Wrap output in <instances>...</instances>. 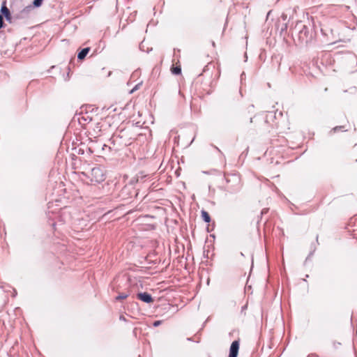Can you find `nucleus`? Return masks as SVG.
<instances>
[{"label": "nucleus", "instance_id": "nucleus-31", "mask_svg": "<svg viewBox=\"0 0 357 357\" xmlns=\"http://www.w3.org/2000/svg\"><path fill=\"white\" fill-rule=\"evenodd\" d=\"M252 119H253L252 117H251V118H250V123H252Z\"/></svg>", "mask_w": 357, "mask_h": 357}, {"label": "nucleus", "instance_id": "nucleus-35", "mask_svg": "<svg viewBox=\"0 0 357 357\" xmlns=\"http://www.w3.org/2000/svg\"><path fill=\"white\" fill-rule=\"evenodd\" d=\"M248 149H249V147H247L246 152H248Z\"/></svg>", "mask_w": 357, "mask_h": 357}, {"label": "nucleus", "instance_id": "nucleus-14", "mask_svg": "<svg viewBox=\"0 0 357 357\" xmlns=\"http://www.w3.org/2000/svg\"><path fill=\"white\" fill-rule=\"evenodd\" d=\"M315 250H316V246L314 244H312L311 245V250L304 261V265H305L306 263L308 261V260H310V258L313 256Z\"/></svg>", "mask_w": 357, "mask_h": 357}, {"label": "nucleus", "instance_id": "nucleus-21", "mask_svg": "<svg viewBox=\"0 0 357 357\" xmlns=\"http://www.w3.org/2000/svg\"><path fill=\"white\" fill-rule=\"evenodd\" d=\"M4 22H3V17L1 15H0V29L4 27Z\"/></svg>", "mask_w": 357, "mask_h": 357}, {"label": "nucleus", "instance_id": "nucleus-18", "mask_svg": "<svg viewBox=\"0 0 357 357\" xmlns=\"http://www.w3.org/2000/svg\"><path fill=\"white\" fill-rule=\"evenodd\" d=\"M128 294H126V293H121L119 294L116 298H115V300L116 301H120V300H123V299H125L126 298L128 297Z\"/></svg>", "mask_w": 357, "mask_h": 357}, {"label": "nucleus", "instance_id": "nucleus-30", "mask_svg": "<svg viewBox=\"0 0 357 357\" xmlns=\"http://www.w3.org/2000/svg\"><path fill=\"white\" fill-rule=\"evenodd\" d=\"M214 148H215V149H217L220 153H222L221 151L218 149V147H217V146H214Z\"/></svg>", "mask_w": 357, "mask_h": 357}, {"label": "nucleus", "instance_id": "nucleus-1", "mask_svg": "<svg viewBox=\"0 0 357 357\" xmlns=\"http://www.w3.org/2000/svg\"><path fill=\"white\" fill-rule=\"evenodd\" d=\"M295 30H298L296 36H293L295 43L301 46H307L310 44L314 37V32L312 29L299 22L296 24Z\"/></svg>", "mask_w": 357, "mask_h": 357}, {"label": "nucleus", "instance_id": "nucleus-28", "mask_svg": "<svg viewBox=\"0 0 357 357\" xmlns=\"http://www.w3.org/2000/svg\"><path fill=\"white\" fill-rule=\"evenodd\" d=\"M245 73H244V72H243V73H241V82H243V79L245 78Z\"/></svg>", "mask_w": 357, "mask_h": 357}, {"label": "nucleus", "instance_id": "nucleus-20", "mask_svg": "<svg viewBox=\"0 0 357 357\" xmlns=\"http://www.w3.org/2000/svg\"><path fill=\"white\" fill-rule=\"evenodd\" d=\"M255 106L254 105H250L248 107L247 110L249 114H252L254 112Z\"/></svg>", "mask_w": 357, "mask_h": 357}, {"label": "nucleus", "instance_id": "nucleus-24", "mask_svg": "<svg viewBox=\"0 0 357 357\" xmlns=\"http://www.w3.org/2000/svg\"><path fill=\"white\" fill-rule=\"evenodd\" d=\"M139 84L135 86V87L130 91V93H133L135 91L137 90L139 87Z\"/></svg>", "mask_w": 357, "mask_h": 357}, {"label": "nucleus", "instance_id": "nucleus-2", "mask_svg": "<svg viewBox=\"0 0 357 357\" xmlns=\"http://www.w3.org/2000/svg\"><path fill=\"white\" fill-rule=\"evenodd\" d=\"M224 177L227 183V186L224 188V190L229 194H236L240 192L242 185L239 174L225 173Z\"/></svg>", "mask_w": 357, "mask_h": 357}, {"label": "nucleus", "instance_id": "nucleus-17", "mask_svg": "<svg viewBox=\"0 0 357 357\" xmlns=\"http://www.w3.org/2000/svg\"><path fill=\"white\" fill-rule=\"evenodd\" d=\"M44 0H33L32 2V6L33 8H39L43 4Z\"/></svg>", "mask_w": 357, "mask_h": 357}, {"label": "nucleus", "instance_id": "nucleus-5", "mask_svg": "<svg viewBox=\"0 0 357 357\" xmlns=\"http://www.w3.org/2000/svg\"><path fill=\"white\" fill-rule=\"evenodd\" d=\"M319 59L321 63L326 66H333L335 61V59L333 58L331 54L328 52L322 53Z\"/></svg>", "mask_w": 357, "mask_h": 357}, {"label": "nucleus", "instance_id": "nucleus-32", "mask_svg": "<svg viewBox=\"0 0 357 357\" xmlns=\"http://www.w3.org/2000/svg\"><path fill=\"white\" fill-rule=\"evenodd\" d=\"M317 242L318 243V236L316 237Z\"/></svg>", "mask_w": 357, "mask_h": 357}, {"label": "nucleus", "instance_id": "nucleus-26", "mask_svg": "<svg viewBox=\"0 0 357 357\" xmlns=\"http://www.w3.org/2000/svg\"><path fill=\"white\" fill-rule=\"evenodd\" d=\"M268 208H263V209L261 210V215H263L264 214L267 213H268Z\"/></svg>", "mask_w": 357, "mask_h": 357}, {"label": "nucleus", "instance_id": "nucleus-23", "mask_svg": "<svg viewBox=\"0 0 357 357\" xmlns=\"http://www.w3.org/2000/svg\"><path fill=\"white\" fill-rule=\"evenodd\" d=\"M161 322H162V321H160V320L155 321L153 323V326L154 327H158V326H160V325Z\"/></svg>", "mask_w": 357, "mask_h": 357}, {"label": "nucleus", "instance_id": "nucleus-34", "mask_svg": "<svg viewBox=\"0 0 357 357\" xmlns=\"http://www.w3.org/2000/svg\"><path fill=\"white\" fill-rule=\"evenodd\" d=\"M244 152L241 153V155H240V157H242V155H243Z\"/></svg>", "mask_w": 357, "mask_h": 357}, {"label": "nucleus", "instance_id": "nucleus-22", "mask_svg": "<svg viewBox=\"0 0 357 357\" xmlns=\"http://www.w3.org/2000/svg\"><path fill=\"white\" fill-rule=\"evenodd\" d=\"M344 126H336L333 128L334 132H337L339 130L343 131ZM344 131H346V130H344Z\"/></svg>", "mask_w": 357, "mask_h": 357}, {"label": "nucleus", "instance_id": "nucleus-9", "mask_svg": "<svg viewBox=\"0 0 357 357\" xmlns=\"http://www.w3.org/2000/svg\"><path fill=\"white\" fill-rule=\"evenodd\" d=\"M275 27L280 31V34L284 36L287 31L288 22H282L280 20H278L275 24Z\"/></svg>", "mask_w": 357, "mask_h": 357}, {"label": "nucleus", "instance_id": "nucleus-15", "mask_svg": "<svg viewBox=\"0 0 357 357\" xmlns=\"http://www.w3.org/2000/svg\"><path fill=\"white\" fill-rule=\"evenodd\" d=\"M171 72L173 75H178L181 73V68L180 66H176L171 68Z\"/></svg>", "mask_w": 357, "mask_h": 357}, {"label": "nucleus", "instance_id": "nucleus-10", "mask_svg": "<svg viewBox=\"0 0 357 357\" xmlns=\"http://www.w3.org/2000/svg\"><path fill=\"white\" fill-rule=\"evenodd\" d=\"M33 8V7L32 6V5L25 7L24 9L21 10V12L17 16H15L14 17L17 19L26 17L29 12L32 10Z\"/></svg>", "mask_w": 357, "mask_h": 357}, {"label": "nucleus", "instance_id": "nucleus-6", "mask_svg": "<svg viewBox=\"0 0 357 357\" xmlns=\"http://www.w3.org/2000/svg\"><path fill=\"white\" fill-rule=\"evenodd\" d=\"M240 347V340L233 341L229 347V353L228 357H237Z\"/></svg>", "mask_w": 357, "mask_h": 357}, {"label": "nucleus", "instance_id": "nucleus-12", "mask_svg": "<svg viewBox=\"0 0 357 357\" xmlns=\"http://www.w3.org/2000/svg\"><path fill=\"white\" fill-rule=\"evenodd\" d=\"M90 47H84L78 53H77V59L78 60H83L86 56V55L90 52Z\"/></svg>", "mask_w": 357, "mask_h": 357}, {"label": "nucleus", "instance_id": "nucleus-16", "mask_svg": "<svg viewBox=\"0 0 357 357\" xmlns=\"http://www.w3.org/2000/svg\"><path fill=\"white\" fill-rule=\"evenodd\" d=\"M139 49H140L141 51L146 52L147 53H149L151 51H152V47H150V48L149 47H146V48L144 41H142L139 44Z\"/></svg>", "mask_w": 357, "mask_h": 357}, {"label": "nucleus", "instance_id": "nucleus-13", "mask_svg": "<svg viewBox=\"0 0 357 357\" xmlns=\"http://www.w3.org/2000/svg\"><path fill=\"white\" fill-rule=\"evenodd\" d=\"M201 216H202V218L203 220V221L206 223H208L211 222V216L209 215V213L205 211V210H202L201 211Z\"/></svg>", "mask_w": 357, "mask_h": 357}, {"label": "nucleus", "instance_id": "nucleus-27", "mask_svg": "<svg viewBox=\"0 0 357 357\" xmlns=\"http://www.w3.org/2000/svg\"><path fill=\"white\" fill-rule=\"evenodd\" d=\"M119 319H120L121 321H127V319H126V317H125L124 316H123V315H121V316L119 317Z\"/></svg>", "mask_w": 357, "mask_h": 357}, {"label": "nucleus", "instance_id": "nucleus-29", "mask_svg": "<svg viewBox=\"0 0 357 357\" xmlns=\"http://www.w3.org/2000/svg\"><path fill=\"white\" fill-rule=\"evenodd\" d=\"M338 345H340V342H333V346L335 348H337Z\"/></svg>", "mask_w": 357, "mask_h": 357}, {"label": "nucleus", "instance_id": "nucleus-8", "mask_svg": "<svg viewBox=\"0 0 357 357\" xmlns=\"http://www.w3.org/2000/svg\"><path fill=\"white\" fill-rule=\"evenodd\" d=\"M1 11L2 13V16H3L7 22L9 23L13 22V17L11 15L10 10L6 7V2H3Z\"/></svg>", "mask_w": 357, "mask_h": 357}, {"label": "nucleus", "instance_id": "nucleus-3", "mask_svg": "<svg viewBox=\"0 0 357 357\" xmlns=\"http://www.w3.org/2000/svg\"><path fill=\"white\" fill-rule=\"evenodd\" d=\"M91 183H100L105 180V175L100 167H93L90 172L84 173Z\"/></svg>", "mask_w": 357, "mask_h": 357}, {"label": "nucleus", "instance_id": "nucleus-33", "mask_svg": "<svg viewBox=\"0 0 357 357\" xmlns=\"http://www.w3.org/2000/svg\"><path fill=\"white\" fill-rule=\"evenodd\" d=\"M244 152L241 153V155H240V157H242V155H243Z\"/></svg>", "mask_w": 357, "mask_h": 357}, {"label": "nucleus", "instance_id": "nucleus-7", "mask_svg": "<svg viewBox=\"0 0 357 357\" xmlns=\"http://www.w3.org/2000/svg\"><path fill=\"white\" fill-rule=\"evenodd\" d=\"M136 297L137 299L147 304H150L153 302V298L151 294L146 291L137 293Z\"/></svg>", "mask_w": 357, "mask_h": 357}, {"label": "nucleus", "instance_id": "nucleus-11", "mask_svg": "<svg viewBox=\"0 0 357 357\" xmlns=\"http://www.w3.org/2000/svg\"><path fill=\"white\" fill-rule=\"evenodd\" d=\"M121 195L123 199H127L129 197H132L133 196H137V193L136 192L135 189H129L127 190L126 192H123V189L121 191Z\"/></svg>", "mask_w": 357, "mask_h": 357}, {"label": "nucleus", "instance_id": "nucleus-36", "mask_svg": "<svg viewBox=\"0 0 357 357\" xmlns=\"http://www.w3.org/2000/svg\"><path fill=\"white\" fill-rule=\"evenodd\" d=\"M241 256H244L243 253V252H241Z\"/></svg>", "mask_w": 357, "mask_h": 357}, {"label": "nucleus", "instance_id": "nucleus-4", "mask_svg": "<svg viewBox=\"0 0 357 357\" xmlns=\"http://www.w3.org/2000/svg\"><path fill=\"white\" fill-rule=\"evenodd\" d=\"M144 176L137 175L136 177L132 178L129 182L123 188V192H126L127 190L134 189L135 185L139 182H143Z\"/></svg>", "mask_w": 357, "mask_h": 357}, {"label": "nucleus", "instance_id": "nucleus-25", "mask_svg": "<svg viewBox=\"0 0 357 357\" xmlns=\"http://www.w3.org/2000/svg\"><path fill=\"white\" fill-rule=\"evenodd\" d=\"M102 151H105L106 149H108L109 151H110L111 150V147L107 146V145H106V144H104L102 146Z\"/></svg>", "mask_w": 357, "mask_h": 357}, {"label": "nucleus", "instance_id": "nucleus-19", "mask_svg": "<svg viewBox=\"0 0 357 357\" xmlns=\"http://www.w3.org/2000/svg\"><path fill=\"white\" fill-rule=\"evenodd\" d=\"M279 20H280L282 22H288L287 15L285 13H282Z\"/></svg>", "mask_w": 357, "mask_h": 357}]
</instances>
